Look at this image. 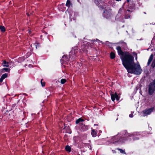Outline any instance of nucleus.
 Listing matches in <instances>:
<instances>
[{
    "instance_id": "31",
    "label": "nucleus",
    "mask_w": 155,
    "mask_h": 155,
    "mask_svg": "<svg viewBox=\"0 0 155 155\" xmlns=\"http://www.w3.org/2000/svg\"><path fill=\"white\" fill-rule=\"evenodd\" d=\"M35 45L36 49L38 47H39V43L38 42L35 43Z\"/></svg>"
},
{
    "instance_id": "27",
    "label": "nucleus",
    "mask_w": 155,
    "mask_h": 155,
    "mask_svg": "<svg viewBox=\"0 0 155 155\" xmlns=\"http://www.w3.org/2000/svg\"><path fill=\"white\" fill-rule=\"evenodd\" d=\"M117 149L118 150H119L120 151V153H123V154H126V153L125 152V151L124 150H123L121 149L117 148Z\"/></svg>"
},
{
    "instance_id": "13",
    "label": "nucleus",
    "mask_w": 155,
    "mask_h": 155,
    "mask_svg": "<svg viewBox=\"0 0 155 155\" xmlns=\"http://www.w3.org/2000/svg\"><path fill=\"white\" fill-rule=\"evenodd\" d=\"M84 121V120L82 118H80L79 119H77L75 122V123L76 124H79V125L80 126H81L82 125H83V123H80L81 122H83Z\"/></svg>"
},
{
    "instance_id": "23",
    "label": "nucleus",
    "mask_w": 155,
    "mask_h": 155,
    "mask_svg": "<svg viewBox=\"0 0 155 155\" xmlns=\"http://www.w3.org/2000/svg\"><path fill=\"white\" fill-rule=\"evenodd\" d=\"M10 71V69L8 68H4L2 69V72L4 73V71L6 72H9Z\"/></svg>"
},
{
    "instance_id": "26",
    "label": "nucleus",
    "mask_w": 155,
    "mask_h": 155,
    "mask_svg": "<svg viewBox=\"0 0 155 155\" xmlns=\"http://www.w3.org/2000/svg\"><path fill=\"white\" fill-rule=\"evenodd\" d=\"M71 4V3L70 0H67L65 5L69 8Z\"/></svg>"
},
{
    "instance_id": "40",
    "label": "nucleus",
    "mask_w": 155,
    "mask_h": 155,
    "mask_svg": "<svg viewBox=\"0 0 155 155\" xmlns=\"http://www.w3.org/2000/svg\"><path fill=\"white\" fill-rule=\"evenodd\" d=\"M112 151L114 153V152H115V150H112Z\"/></svg>"
},
{
    "instance_id": "19",
    "label": "nucleus",
    "mask_w": 155,
    "mask_h": 155,
    "mask_svg": "<svg viewBox=\"0 0 155 155\" xmlns=\"http://www.w3.org/2000/svg\"><path fill=\"white\" fill-rule=\"evenodd\" d=\"M65 149L66 151L68 153H70L71 151V148L70 146L68 145L66 146Z\"/></svg>"
},
{
    "instance_id": "25",
    "label": "nucleus",
    "mask_w": 155,
    "mask_h": 155,
    "mask_svg": "<svg viewBox=\"0 0 155 155\" xmlns=\"http://www.w3.org/2000/svg\"><path fill=\"white\" fill-rule=\"evenodd\" d=\"M131 134L133 135V136L131 137L130 138H131V137H132L134 140L139 139V138L137 137H136V135H135V134Z\"/></svg>"
},
{
    "instance_id": "33",
    "label": "nucleus",
    "mask_w": 155,
    "mask_h": 155,
    "mask_svg": "<svg viewBox=\"0 0 155 155\" xmlns=\"http://www.w3.org/2000/svg\"><path fill=\"white\" fill-rule=\"evenodd\" d=\"M151 66L153 68H154L155 67V59L153 60L152 64Z\"/></svg>"
},
{
    "instance_id": "14",
    "label": "nucleus",
    "mask_w": 155,
    "mask_h": 155,
    "mask_svg": "<svg viewBox=\"0 0 155 155\" xmlns=\"http://www.w3.org/2000/svg\"><path fill=\"white\" fill-rule=\"evenodd\" d=\"M81 126V129L83 131H85L89 129V126L87 125H83Z\"/></svg>"
},
{
    "instance_id": "4",
    "label": "nucleus",
    "mask_w": 155,
    "mask_h": 155,
    "mask_svg": "<svg viewBox=\"0 0 155 155\" xmlns=\"http://www.w3.org/2000/svg\"><path fill=\"white\" fill-rule=\"evenodd\" d=\"M78 52V47H74L69 53V58L71 60H74L76 58L77 54Z\"/></svg>"
},
{
    "instance_id": "10",
    "label": "nucleus",
    "mask_w": 155,
    "mask_h": 155,
    "mask_svg": "<svg viewBox=\"0 0 155 155\" xmlns=\"http://www.w3.org/2000/svg\"><path fill=\"white\" fill-rule=\"evenodd\" d=\"M116 49L117 50L118 54L120 57H123L125 54V52H126V51H123L121 47L120 46H117L116 48Z\"/></svg>"
},
{
    "instance_id": "39",
    "label": "nucleus",
    "mask_w": 155,
    "mask_h": 155,
    "mask_svg": "<svg viewBox=\"0 0 155 155\" xmlns=\"http://www.w3.org/2000/svg\"><path fill=\"white\" fill-rule=\"evenodd\" d=\"M26 15H27L28 16H29V15H29V14L28 13H26Z\"/></svg>"
},
{
    "instance_id": "18",
    "label": "nucleus",
    "mask_w": 155,
    "mask_h": 155,
    "mask_svg": "<svg viewBox=\"0 0 155 155\" xmlns=\"http://www.w3.org/2000/svg\"><path fill=\"white\" fill-rule=\"evenodd\" d=\"M153 108L152 107L146 110V115L149 114L153 110Z\"/></svg>"
},
{
    "instance_id": "42",
    "label": "nucleus",
    "mask_w": 155,
    "mask_h": 155,
    "mask_svg": "<svg viewBox=\"0 0 155 155\" xmlns=\"http://www.w3.org/2000/svg\"><path fill=\"white\" fill-rule=\"evenodd\" d=\"M121 0H116V1H118V2H119V1H121Z\"/></svg>"
},
{
    "instance_id": "22",
    "label": "nucleus",
    "mask_w": 155,
    "mask_h": 155,
    "mask_svg": "<svg viewBox=\"0 0 155 155\" xmlns=\"http://www.w3.org/2000/svg\"><path fill=\"white\" fill-rule=\"evenodd\" d=\"M153 58V54H151L150 56V58L149 59L148 62L147 63V64L148 65H149L150 62H151V61H152V59Z\"/></svg>"
},
{
    "instance_id": "36",
    "label": "nucleus",
    "mask_w": 155,
    "mask_h": 155,
    "mask_svg": "<svg viewBox=\"0 0 155 155\" xmlns=\"http://www.w3.org/2000/svg\"><path fill=\"white\" fill-rule=\"evenodd\" d=\"M16 106V104H14L12 105V107L13 108H14V107H15Z\"/></svg>"
},
{
    "instance_id": "2",
    "label": "nucleus",
    "mask_w": 155,
    "mask_h": 155,
    "mask_svg": "<svg viewBox=\"0 0 155 155\" xmlns=\"http://www.w3.org/2000/svg\"><path fill=\"white\" fill-rule=\"evenodd\" d=\"M126 69L129 73L137 75L140 74L142 71L140 65L136 64L135 63Z\"/></svg>"
},
{
    "instance_id": "44",
    "label": "nucleus",
    "mask_w": 155,
    "mask_h": 155,
    "mask_svg": "<svg viewBox=\"0 0 155 155\" xmlns=\"http://www.w3.org/2000/svg\"><path fill=\"white\" fill-rule=\"evenodd\" d=\"M153 82L155 84V79L154 80Z\"/></svg>"
},
{
    "instance_id": "34",
    "label": "nucleus",
    "mask_w": 155,
    "mask_h": 155,
    "mask_svg": "<svg viewBox=\"0 0 155 155\" xmlns=\"http://www.w3.org/2000/svg\"><path fill=\"white\" fill-rule=\"evenodd\" d=\"M133 54H134V56L135 57L136 60L137 59V53L134 52L133 53Z\"/></svg>"
},
{
    "instance_id": "3",
    "label": "nucleus",
    "mask_w": 155,
    "mask_h": 155,
    "mask_svg": "<svg viewBox=\"0 0 155 155\" xmlns=\"http://www.w3.org/2000/svg\"><path fill=\"white\" fill-rule=\"evenodd\" d=\"M119 133L116 136H114L111 139V141L113 143L115 144L118 143L119 142L124 143L126 141V139L124 137H121L118 136Z\"/></svg>"
},
{
    "instance_id": "29",
    "label": "nucleus",
    "mask_w": 155,
    "mask_h": 155,
    "mask_svg": "<svg viewBox=\"0 0 155 155\" xmlns=\"http://www.w3.org/2000/svg\"><path fill=\"white\" fill-rule=\"evenodd\" d=\"M43 79H41V83L42 87H44L45 85V82H42Z\"/></svg>"
},
{
    "instance_id": "16",
    "label": "nucleus",
    "mask_w": 155,
    "mask_h": 155,
    "mask_svg": "<svg viewBox=\"0 0 155 155\" xmlns=\"http://www.w3.org/2000/svg\"><path fill=\"white\" fill-rule=\"evenodd\" d=\"M91 134L93 137H95L97 136V132L95 130L92 129L91 130Z\"/></svg>"
},
{
    "instance_id": "32",
    "label": "nucleus",
    "mask_w": 155,
    "mask_h": 155,
    "mask_svg": "<svg viewBox=\"0 0 155 155\" xmlns=\"http://www.w3.org/2000/svg\"><path fill=\"white\" fill-rule=\"evenodd\" d=\"M122 46H123L124 48H125L127 47V44L125 42H123V44H122Z\"/></svg>"
},
{
    "instance_id": "17",
    "label": "nucleus",
    "mask_w": 155,
    "mask_h": 155,
    "mask_svg": "<svg viewBox=\"0 0 155 155\" xmlns=\"http://www.w3.org/2000/svg\"><path fill=\"white\" fill-rule=\"evenodd\" d=\"M4 67H8L9 66V63L6 61L5 60H4L2 64Z\"/></svg>"
},
{
    "instance_id": "41",
    "label": "nucleus",
    "mask_w": 155,
    "mask_h": 155,
    "mask_svg": "<svg viewBox=\"0 0 155 155\" xmlns=\"http://www.w3.org/2000/svg\"><path fill=\"white\" fill-rule=\"evenodd\" d=\"M130 0H127V2H130Z\"/></svg>"
},
{
    "instance_id": "35",
    "label": "nucleus",
    "mask_w": 155,
    "mask_h": 155,
    "mask_svg": "<svg viewBox=\"0 0 155 155\" xmlns=\"http://www.w3.org/2000/svg\"><path fill=\"white\" fill-rule=\"evenodd\" d=\"M142 85H141V87L140 89V93L141 95L143 96V95L142 94L143 92H142Z\"/></svg>"
},
{
    "instance_id": "43",
    "label": "nucleus",
    "mask_w": 155,
    "mask_h": 155,
    "mask_svg": "<svg viewBox=\"0 0 155 155\" xmlns=\"http://www.w3.org/2000/svg\"><path fill=\"white\" fill-rule=\"evenodd\" d=\"M98 124H94V126H98Z\"/></svg>"
},
{
    "instance_id": "5",
    "label": "nucleus",
    "mask_w": 155,
    "mask_h": 155,
    "mask_svg": "<svg viewBox=\"0 0 155 155\" xmlns=\"http://www.w3.org/2000/svg\"><path fill=\"white\" fill-rule=\"evenodd\" d=\"M120 135H122L123 137H124L125 139H127L126 141H130L131 140V138L130 137L133 136V134L128 133L127 131L126 130L121 131Z\"/></svg>"
},
{
    "instance_id": "11",
    "label": "nucleus",
    "mask_w": 155,
    "mask_h": 155,
    "mask_svg": "<svg viewBox=\"0 0 155 155\" xmlns=\"http://www.w3.org/2000/svg\"><path fill=\"white\" fill-rule=\"evenodd\" d=\"M70 58H68L67 55H64L63 56L61 59V64H64L65 62L68 63L69 61Z\"/></svg>"
},
{
    "instance_id": "20",
    "label": "nucleus",
    "mask_w": 155,
    "mask_h": 155,
    "mask_svg": "<svg viewBox=\"0 0 155 155\" xmlns=\"http://www.w3.org/2000/svg\"><path fill=\"white\" fill-rule=\"evenodd\" d=\"M104 0H94V2L97 5L99 6L100 3L103 2Z\"/></svg>"
},
{
    "instance_id": "1",
    "label": "nucleus",
    "mask_w": 155,
    "mask_h": 155,
    "mask_svg": "<svg viewBox=\"0 0 155 155\" xmlns=\"http://www.w3.org/2000/svg\"><path fill=\"white\" fill-rule=\"evenodd\" d=\"M125 52L123 57H120V59L123 65L127 69L134 63V57L128 51H126Z\"/></svg>"
},
{
    "instance_id": "12",
    "label": "nucleus",
    "mask_w": 155,
    "mask_h": 155,
    "mask_svg": "<svg viewBox=\"0 0 155 155\" xmlns=\"http://www.w3.org/2000/svg\"><path fill=\"white\" fill-rule=\"evenodd\" d=\"M133 12V10H130L127 9L125 12V18L126 19L130 18V17L131 13Z\"/></svg>"
},
{
    "instance_id": "9",
    "label": "nucleus",
    "mask_w": 155,
    "mask_h": 155,
    "mask_svg": "<svg viewBox=\"0 0 155 155\" xmlns=\"http://www.w3.org/2000/svg\"><path fill=\"white\" fill-rule=\"evenodd\" d=\"M110 95L111 99L112 101H114L115 99L117 101L119 100L120 97L117 94L116 92H113L110 94Z\"/></svg>"
},
{
    "instance_id": "30",
    "label": "nucleus",
    "mask_w": 155,
    "mask_h": 155,
    "mask_svg": "<svg viewBox=\"0 0 155 155\" xmlns=\"http://www.w3.org/2000/svg\"><path fill=\"white\" fill-rule=\"evenodd\" d=\"M123 10V8H120L118 11V13L121 14Z\"/></svg>"
},
{
    "instance_id": "8",
    "label": "nucleus",
    "mask_w": 155,
    "mask_h": 155,
    "mask_svg": "<svg viewBox=\"0 0 155 155\" xmlns=\"http://www.w3.org/2000/svg\"><path fill=\"white\" fill-rule=\"evenodd\" d=\"M141 107L140 109L141 110H143L142 111L140 114V117H144L145 116V102H142L141 104Z\"/></svg>"
},
{
    "instance_id": "6",
    "label": "nucleus",
    "mask_w": 155,
    "mask_h": 155,
    "mask_svg": "<svg viewBox=\"0 0 155 155\" xmlns=\"http://www.w3.org/2000/svg\"><path fill=\"white\" fill-rule=\"evenodd\" d=\"M111 9H105L103 14V16L107 19H110L112 15Z\"/></svg>"
},
{
    "instance_id": "37",
    "label": "nucleus",
    "mask_w": 155,
    "mask_h": 155,
    "mask_svg": "<svg viewBox=\"0 0 155 155\" xmlns=\"http://www.w3.org/2000/svg\"><path fill=\"white\" fill-rule=\"evenodd\" d=\"M124 42L122 41V40H121V41H120L119 43L120 44L122 45V44H123V42Z\"/></svg>"
},
{
    "instance_id": "24",
    "label": "nucleus",
    "mask_w": 155,
    "mask_h": 155,
    "mask_svg": "<svg viewBox=\"0 0 155 155\" xmlns=\"http://www.w3.org/2000/svg\"><path fill=\"white\" fill-rule=\"evenodd\" d=\"M0 29L2 32H5L6 30L5 27L3 26H0Z\"/></svg>"
},
{
    "instance_id": "45",
    "label": "nucleus",
    "mask_w": 155,
    "mask_h": 155,
    "mask_svg": "<svg viewBox=\"0 0 155 155\" xmlns=\"http://www.w3.org/2000/svg\"><path fill=\"white\" fill-rule=\"evenodd\" d=\"M143 91L144 92H145V90L144 89L143 90Z\"/></svg>"
},
{
    "instance_id": "15",
    "label": "nucleus",
    "mask_w": 155,
    "mask_h": 155,
    "mask_svg": "<svg viewBox=\"0 0 155 155\" xmlns=\"http://www.w3.org/2000/svg\"><path fill=\"white\" fill-rule=\"evenodd\" d=\"M8 76V74L6 73H5L3 74L0 78V82L2 83L3 80L5 78H7Z\"/></svg>"
},
{
    "instance_id": "7",
    "label": "nucleus",
    "mask_w": 155,
    "mask_h": 155,
    "mask_svg": "<svg viewBox=\"0 0 155 155\" xmlns=\"http://www.w3.org/2000/svg\"><path fill=\"white\" fill-rule=\"evenodd\" d=\"M155 90V84L152 82L149 86L148 92L150 94H152Z\"/></svg>"
},
{
    "instance_id": "21",
    "label": "nucleus",
    "mask_w": 155,
    "mask_h": 155,
    "mask_svg": "<svg viewBox=\"0 0 155 155\" xmlns=\"http://www.w3.org/2000/svg\"><path fill=\"white\" fill-rule=\"evenodd\" d=\"M115 57V54L113 52H111L110 53V57L111 59H114Z\"/></svg>"
},
{
    "instance_id": "28",
    "label": "nucleus",
    "mask_w": 155,
    "mask_h": 155,
    "mask_svg": "<svg viewBox=\"0 0 155 155\" xmlns=\"http://www.w3.org/2000/svg\"><path fill=\"white\" fill-rule=\"evenodd\" d=\"M67 81L65 79H62L60 81V82L62 84H64Z\"/></svg>"
},
{
    "instance_id": "38",
    "label": "nucleus",
    "mask_w": 155,
    "mask_h": 155,
    "mask_svg": "<svg viewBox=\"0 0 155 155\" xmlns=\"http://www.w3.org/2000/svg\"><path fill=\"white\" fill-rule=\"evenodd\" d=\"M129 116L130 117H133V115L132 114H130L129 115Z\"/></svg>"
}]
</instances>
